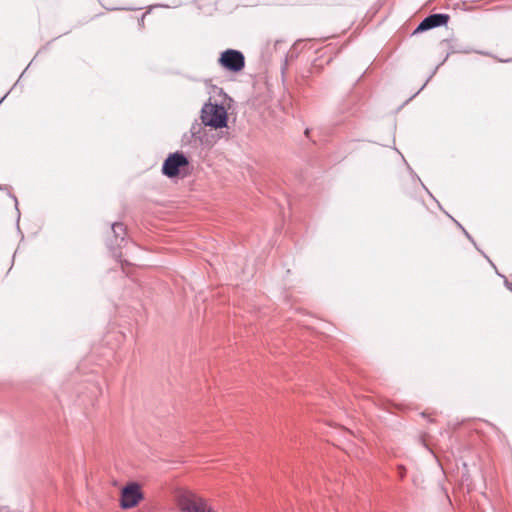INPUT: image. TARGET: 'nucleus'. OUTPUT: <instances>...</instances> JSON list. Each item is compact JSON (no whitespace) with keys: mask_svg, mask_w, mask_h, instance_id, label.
Masks as SVG:
<instances>
[{"mask_svg":"<svg viewBox=\"0 0 512 512\" xmlns=\"http://www.w3.org/2000/svg\"><path fill=\"white\" fill-rule=\"evenodd\" d=\"M201 120L205 126L218 129L227 126V111L217 103H206L201 110Z\"/></svg>","mask_w":512,"mask_h":512,"instance_id":"f03ea898","label":"nucleus"},{"mask_svg":"<svg viewBox=\"0 0 512 512\" xmlns=\"http://www.w3.org/2000/svg\"><path fill=\"white\" fill-rule=\"evenodd\" d=\"M176 503L181 512H216L206 499L190 490H179Z\"/></svg>","mask_w":512,"mask_h":512,"instance_id":"f257e3e1","label":"nucleus"},{"mask_svg":"<svg viewBox=\"0 0 512 512\" xmlns=\"http://www.w3.org/2000/svg\"><path fill=\"white\" fill-rule=\"evenodd\" d=\"M219 63L229 71L239 72L245 66V58L242 52L234 49H227L222 52Z\"/></svg>","mask_w":512,"mask_h":512,"instance_id":"7ed1b4c3","label":"nucleus"},{"mask_svg":"<svg viewBox=\"0 0 512 512\" xmlns=\"http://www.w3.org/2000/svg\"><path fill=\"white\" fill-rule=\"evenodd\" d=\"M188 164V159L183 153L175 152L164 161L162 172L169 178L176 177L180 173V168L188 166Z\"/></svg>","mask_w":512,"mask_h":512,"instance_id":"20e7f679","label":"nucleus"},{"mask_svg":"<svg viewBox=\"0 0 512 512\" xmlns=\"http://www.w3.org/2000/svg\"><path fill=\"white\" fill-rule=\"evenodd\" d=\"M449 20L447 14H432L426 17L416 28L415 32L426 31L435 27L445 25Z\"/></svg>","mask_w":512,"mask_h":512,"instance_id":"423d86ee","label":"nucleus"},{"mask_svg":"<svg viewBox=\"0 0 512 512\" xmlns=\"http://www.w3.org/2000/svg\"><path fill=\"white\" fill-rule=\"evenodd\" d=\"M143 498L140 486L137 483H130L122 489L120 506L123 509L135 507Z\"/></svg>","mask_w":512,"mask_h":512,"instance_id":"39448f33","label":"nucleus"},{"mask_svg":"<svg viewBox=\"0 0 512 512\" xmlns=\"http://www.w3.org/2000/svg\"><path fill=\"white\" fill-rule=\"evenodd\" d=\"M112 230L116 237L121 236V239L123 240V235L125 232L124 226L121 223H113L112 224Z\"/></svg>","mask_w":512,"mask_h":512,"instance_id":"0eeeda50","label":"nucleus"}]
</instances>
